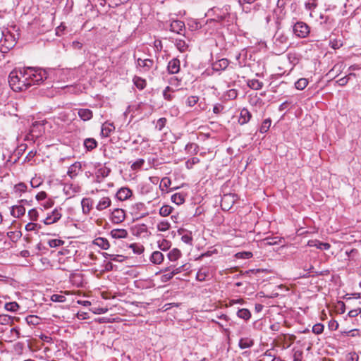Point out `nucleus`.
I'll return each instance as SVG.
<instances>
[{
	"mask_svg": "<svg viewBox=\"0 0 361 361\" xmlns=\"http://www.w3.org/2000/svg\"><path fill=\"white\" fill-rule=\"evenodd\" d=\"M28 73L29 81L30 82L27 86L32 85H39L47 78L48 73L47 69H23Z\"/></svg>",
	"mask_w": 361,
	"mask_h": 361,
	"instance_id": "f257e3e1",
	"label": "nucleus"
},
{
	"mask_svg": "<svg viewBox=\"0 0 361 361\" xmlns=\"http://www.w3.org/2000/svg\"><path fill=\"white\" fill-rule=\"evenodd\" d=\"M28 73L23 69H13L9 74V82L11 85H14L16 82H22L23 85H30Z\"/></svg>",
	"mask_w": 361,
	"mask_h": 361,
	"instance_id": "f03ea898",
	"label": "nucleus"
},
{
	"mask_svg": "<svg viewBox=\"0 0 361 361\" xmlns=\"http://www.w3.org/2000/svg\"><path fill=\"white\" fill-rule=\"evenodd\" d=\"M292 28L293 33L298 38H305L310 32V28L308 25L302 21L296 22L292 26Z\"/></svg>",
	"mask_w": 361,
	"mask_h": 361,
	"instance_id": "7ed1b4c3",
	"label": "nucleus"
},
{
	"mask_svg": "<svg viewBox=\"0 0 361 361\" xmlns=\"http://www.w3.org/2000/svg\"><path fill=\"white\" fill-rule=\"evenodd\" d=\"M229 10L230 6L225 5L221 8L219 6H214L209 11V12H212L214 16V20L217 22H221L229 16Z\"/></svg>",
	"mask_w": 361,
	"mask_h": 361,
	"instance_id": "20e7f679",
	"label": "nucleus"
},
{
	"mask_svg": "<svg viewBox=\"0 0 361 361\" xmlns=\"http://www.w3.org/2000/svg\"><path fill=\"white\" fill-rule=\"evenodd\" d=\"M288 36L283 33V32L277 31L274 35V44L276 47H279L282 51V52L285 51L288 49Z\"/></svg>",
	"mask_w": 361,
	"mask_h": 361,
	"instance_id": "39448f33",
	"label": "nucleus"
},
{
	"mask_svg": "<svg viewBox=\"0 0 361 361\" xmlns=\"http://www.w3.org/2000/svg\"><path fill=\"white\" fill-rule=\"evenodd\" d=\"M15 46V39L11 35H4V39H0V51L6 53Z\"/></svg>",
	"mask_w": 361,
	"mask_h": 361,
	"instance_id": "423d86ee",
	"label": "nucleus"
},
{
	"mask_svg": "<svg viewBox=\"0 0 361 361\" xmlns=\"http://www.w3.org/2000/svg\"><path fill=\"white\" fill-rule=\"evenodd\" d=\"M238 196L235 194L230 193L224 195L221 202V207L222 209L229 210L236 202Z\"/></svg>",
	"mask_w": 361,
	"mask_h": 361,
	"instance_id": "0eeeda50",
	"label": "nucleus"
},
{
	"mask_svg": "<svg viewBox=\"0 0 361 361\" xmlns=\"http://www.w3.org/2000/svg\"><path fill=\"white\" fill-rule=\"evenodd\" d=\"M61 208H55L51 214L48 215L47 217L44 220V224H51L57 222L61 218Z\"/></svg>",
	"mask_w": 361,
	"mask_h": 361,
	"instance_id": "6e6552de",
	"label": "nucleus"
},
{
	"mask_svg": "<svg viewBox=\"0 0 361 361\" xmlns=\"http://www.w3.org/2000/svg\"><path fill=\"white\" fill-rule=\"evenodd\" d=\"M126 214L123 209L116 208L111 213V220L114 224H119L124 221Z\"/></svg>",
	"mask_w": 361,
	"mask_h": 361,
	"instance_id": "1a4fd4ad",
	"label": "nucleus"
},
{
	"mask_svg": "<svg viewBox=\"0 0 361 361\" xmlns=\"http://www.w3.org/2000/svg\"><path fill=\"white\" fill-rule=\"evenodd\" d=\"M133 194L131 190L128 188H121L116 192V197L121 201H124L128 199Z\"/></svg>",
	"mask_w": 361,
	"mask_h": 361,
	"instance_id": "9d476101",
	"label": "nucleus"
},
{
	"mask_svg": "<svg viewBox=\"0 0 361 361\" xmlns=\"http://www.w3.org/2000/svg\"><path fill=\"white\" fill-rule=\"evenodd\" d=\"M251 118H252L251 113L248 111L247 109L243 108L241 109V111L240 112L238 123L240 125L246 124L250 121Z\"/></svg>",
	"mask_w": 361,
	"mask_h": 361,
	"instance_id": "9b49d317",
	"label": "nucleus"
},
{
	"mask_svg": "<svg viewBox=\"0 0 361 361\" xmlns=\"http://www.w3.org/2000/svg\"><path fill=\"white\" fill-rule=\"evenodd\" d=\"M170 30L172 32L181 34V32L185 30V23L181 20H173L170 25Z\"/></svg>",
	"mask_w": 361,
	"mask_h": 361,
	"instance_id": "f8f14e48",
	"label": "nucleus"
},
{
	"mask_svg": "<svg viewBox=\"0 0 361 361\" xmlns=\"http://www.w3.org/2000/svg\"><path fill=\"white\" fill-rule=\"evenodd\" d=\"M25 214V208L23 204L12 206L11 209V214L16 217L20 218Z\"/></svg>",
	"mask_w": 361,
	"mask_h": 361,
	"instance_id": "ddd939ff",
	"label": "nucleus"
},
{
	"mask_svg": "<svg viewBox=\"0 0 361 361\" xmlns=\"http://www.w3.org/2000/svg\"><path fill=\"white\" fill-rule=\"evenodd\" d=\"M78 116L84 121L92 119L93 112L89 109H79L78 111Z\"/></svg>",
	"mask_w": 361,
	"mask_h": 361,
	"instance_id": "4468645a",
	"label": "nucleus"
},
{
	"mask_svg": "<svg viewBox=\"0 0 361 361\" xmlns=\"http://www.w3.org/2000/svg\"><path fill=\"white\" fill-rule=\"evenodd\" d=\"M110 235L115 239L126 238L128 236V231L126 229H113Z\"/></svg>",
	"mask_w": 361,
	"mask_h": 361,
	"instance_id": "2eb2a0df",
	"label": "nucleus"
},
{
	"mask_svg": "<svg viewBox=\"0 0 361 361\" xmlns=\"http://www.w3.org/2000/svg\"><path fill=\"white\" fill-rule=\"evenodd\" d=\"M254 341L250 338H242L240 339L238 346L240 349H245L251 348L254 345Z\"/></svg>",
	"mask_w": 361,
	"mask_h": 361,
	"instance_id": "dca6fc26",
	"label": "nucleus"
},
{
	"mask_svg": "<svg viewBox=\"0 0 361 361\" xmlns=\"http://www.w3.org/2000/svg\"><path fill=\"white\" fill-rule=\"evenodd\" d=\"M115 130L113 123L106 122L102 125L101 134L102 136L109 137L110 133Z\"/></svg>",
	"mask_w": 361,
	"mask_h": 361,
	"instance_id": "f3484780",
	"label": "nucleus"
},
{
	"mask_svg": "<svg viewBox=\"0 0 361 361\" xmlns=\"http://www.w3.org/2000/svg\"><path fill=\"white\" fill-rule=\"evenodd\" d=\"M164 260V255L159 251H154L150 256V261L155 264H161Z\"/></svg>",
	"mask_w": 361,
	"mask_h": 361,
	"instance_id": "a211bd4d",
	"label": "nucleus"
},
{
	"mask_svg": "<svg viewBox=\"0 0 361 361\" xmlns=\"http://www.w3.org/2000/svg\"><path fill=\"white\" fill-rule=\"evenodd\" d=\"M84 147L87 151H92L97 147V142L94 138H86L83 142Z\"/></svg>",
	"mask_w": 361,
	"mask_h": 361,
	"instance_id": "6ab92c4d",
	"label": "nucleus"
},
{
	"mask_svg": "<svg viewBox=\"0 0 361 361\" xmlns=\"http://www.w3.org/2000/svg\"><path fill=\"white\" fill-rule=\"evenodd\" d=\"M343 45V39L341 38H333L330 37L329 46L334 49H338Z\"/></svg>",
	"mask_w": 361,
	"mask_h": 361,
	"instance_id": "aec40b11",
	"label": "nucleus"
},
{
	"mask_svg": "<svg viewBox=\"0 0 361 361\" xmlns=\"http://www.w3.org/2000/svg\"><path fill=\"white\" fill-rule=\"evenodd\" d=\"M133 82L134 85L140 90H143L146 87V85H147V82L144 78L137 76V75L134 76V78L133 79Z\"/></svg>",
	"mask_w": 361,
	"mask_h": 361,
	"instance_id": "412c9836",
	"label": "nucleus"
},
{
	"mask_svg": "<svg viewBox=\"0 0 361 361\" xmlns=\"http://www.w3.org/2000/svg\"><path fill=\"white\" fill-rule=\"evenodd\" d=\"M94 243L103 250H108L110 247L109 241L104 238H97L94 240Z\"/></svg>",
	"mask_w": 361,
	"mask_h": 361,
	"instance_id": "4be33fe9",
	"label": "nucleus"
},
{
	"mask_svg": "<svg viewBox=\"0 0 361 361\" xmlns=\"http://www.w3.org/2000/svg\"><path fill=\"white\" fill-rule=\"evenodd\" d=\"M80 164L79 162H75L69 167L67 173L71 178H73V177L78 175V172L80 170Z\"/></svg>",
	"mask_w": 361,
	"mask_h": 361,
	"instance_id": "5701e85b",
	"label": "nucleus"
},
{
	"mask_svg": "<svg viewBox=\"0 0 361 361\" xmlns=\"http://www.w3.org/2000/svg\"><path fill=\"white\" fill-rule=\"evenodd\" d=\"M111 200L109 197H103L100 200L98 204L97 205V209L99 211L103 210L109 207L111 205Z\"/></svg>",
	"mask_w": 361,
	"mask_h": 361,
	"instance_id": "b1692460",
	"label": "nucleus"
},
{
	"mask_svg": "<svg viewBox=\"0 0 361 361\" xmlns=\"http://www.w3.org/2000/svg\"><path fill=\"white\" fill-rule=\"evenodd\" d=\"M237 316L240 319L247 321L251 317V312L248 309H239L237 312Z\"/></svg>",
	"mask_w": 361,
	"mask_h": 361,
	"instance_id": "393cba45",
	"label": "nucleus"
},
{
	"mask_svg": "<svg viewBox=\"0 0 361 361\" xmlns=\"http://www.w3.org/2000/svg\"><path fill=\"white\" fill-rule=\"evenodd\" d=\"M82 212L84 214H88L92 206V200L90 198H83L81 201Z\"/></svg>",
	"mask_w": 361,
	"mask_h": 361,
	"instance_id": "a878e982",
	"label": "nucleus"
},
{
	"mask_svg": "<svg viewBox=\"0 0 361 361\" xmlns=\"http://www.w3.org/2000/svg\"><path fill=\"white\" fill-rule=\"evenodd\" d=\"M111 173V169L110 168H108V167H106V166H103V167H101L99 169H97V172H96V176L97 178H106L107 177L109 173Z\"/></svg>",
	"mask_w": 361,
	"mask_h": 361,
	"instance_id": "bb28decb",
	"label": "nucleus"
},
{
	"mask_svg": "<svg viewBox=\"0 0 361 361\" xmlns=\"http://www.w3.org/2000/svg\"><path fill=\"white\" fill-rule=\"evenodd\" d=\"M171 201L177 205H180L185 202V195L183 193H175L171 196Z\"/></svg>",
	"mask_w": 361,
	"mask_h": 361,
	"instance_id": "cd10ccee",
	"label": "nucleus"
},
{
	"mask_svg": "<svg viewBox=\"0 0 361 361\" xmlns=\"http://www.w3.org/2000/svg\"><path fill=\"white\" fill-rule=\"evenodd\" d=\"M247 85L253 90H258L262 88L263 82L257 79H252L248 80Z\"/></svg>",
	"mask_w": 361,
	"mask_h": 361,
	"instance_id": "c85d7f7f",
	"label": "nucleus"
},
{
	"mask_svg": "<svg viewBox=\"0 0 361 361\" xmlns=\"http://www.w3.org/2000/svg\"><path fill=\"white\" fill-rule=\"evenodd\" d=\"M180 256H181V252L177 248L173 249L168 253V258L171 262L176 261Z\"/></svg>",
	"mask_w": 361,
	"mask_h": 361,
	"instance_id": "c756f323",
	"label": "nucleus"
},
{
	"mask_svg": "<svg viewBox=\"0 0 361 361\" xmlns=\"http://www.w3.org/2000/svg\"><path fill=\"white\" fill-rule=\"evenodd\" d=\"M175 90L169 86H167L163 91V97L164 99L171 101L174 98V95L172 94Z\"/></svg>",
	"mask_w": 361,
	"mask_h": 361,
	"instance_id": "7c9ffc66",
	"label": "nucleus"
},
{
	"mask_svg": "<svg viewBox=\"0 0 361 361\" xmlns=\"http://www.w3.org/2000/svg\"><path fill=\"white\" fill-rule=\"evenodd\" d=\"M102 255L104 258H109L112 261L115 262H123L124 260L125 257L120 255H111L107 252H103Z\"/></svg>",
	"mask_w": 361,
	"mask_h": 361,
	"instance_id": "2f4dec72",
	"label": "nucleus"
},
{
	"mask_svg": "<svg viewBox=\"0 0 361 361\" xmlns=\"http://www.w3.org/2000/svg\"><path fill=\"white\" fill-rule=\"evenodd\" d=\"M129 247L131 248L133 252L137 255L142 254L145 250L144 246L138 243H132L129 245Z\"/></svg>",
	"mask_w": 361,
	"mask_h": 361,
	"instance_id": "473e14b6",
	"label": "nucleus"
},
{
	"mask_svg": "<svg viewBox=\"0 0 361 361\" xmlns=\"http://www.w3.org/2000/svg\"><path fill=\"white\" fill-rule=\"evenodd\" d=\"M308 85V80L306 78H300L295 82V87L299 90H304Z\"/></svg>",
	"mask_w": 361,
	"mask_h": 361,
	"instance_id": "72a5a7b5",
	"label": "nucleus"
},
{
	"mask_svg": "<svg viewBox=\"0 0 361 361\" xmlns=\"http://www.w3.org/2000/svg\"><path fill=\"white\" fill-rule=\"evenodd\" d=\"M271 118H269L265 119L261 125V127L259 129L260 133H267L271 126Z\"/></svg>",
	"mask_w": 361,
	"mask_h": 361,
	"instance_id": "f704fd0d",
	"label": "nucleus"
},
{
	"mask_svg": "<svg viewBox=\"0 0 361 361\" xmlns=\"http://www.w3.org/2000/svg\"><path fill=\"white\" fill-rule=\"evenodd\" d=\"M4 307L7 311L14 312L20 308V305L16 302H10L6 303Z\"/></svg>",
	"mask_w": 361,
	"mask_h": 361,
	"instance_id": "c9c22d12",
	"label": "nucleus"
},
{
	"mask_svg": "<svg viewBox=\"0 0 361 361\" xmlns=\"http://www.w3.org/2000/svg\"><path fill=\"white\" fill-rule=\"evenodd\" d=\"M25 320L30 325H37L39 324L40 318L36 315H28Z\"/></svg>",
	"mask_w": 361,
	"mask_h": 361,
	"instance_id": "e433bc0d",
	"label": "nucleus"
},
{
	"mask_svg": "<svg viewBox=\"0 0 361 361\" xmlns=\"http://www.w3.org/2000/svg\"><path fill=\"white\" fill-rule=\"evenodd\" d=\"M173 211V207L169 205H164L159 209V214L161 216H169Z\"/></svg>",
	"mask_w": 361,
	"mask_h": 361,
	"instance_id": "4c0bfd02",
	"label": "nucleus"
},
{
	"mask_svg": "<svg viewBox=\"0 0 361 361\" xmlns=\"http://www.w3.org/2000/svg\"><path fill=\"white\" fill-rule=\"evenodd\" d=\"M355 77V75L354 73H349L348 75H345L344 77L338 79L336 82L341 85V86H343L347 84L348 81L351 78V77Z\"/></svg>",
	"mask_w": 361,
	"mask_h": 361,
	"instance_id": "58836bf2",
	"label": "nucleus"
},
{
	"mask_svg": "<svg viewBox=\"0 0 361 361\" xmlns=\"http://www.w3.org/2000/svg\"><path fill=\"white\" fill-rule=\"evenodd\" d=\"M165 274L161 276V280L162 282H167L170 281L174 276L173 273L170 271V267H168L165 269Z\"/></svg>",
	"mask_w": 361,
	"mask_h": 361,
	"instance_id": "ea45409f",
	"label": "nucleus"
},
{
	"mask_svg": "<svg viewBox=\"0 0 361 361\" xmlns=\"http://www.w3.org/2000/svg\"><path fill=\"white\" fill-rule=\"evenodd\" d=\"M235 257L238 259H250L252 257L251 252H239L235 255Z\"/></svg>",
	"mask_w": 361,
	"mask_h": 361,
	"instance_id": "a19ab883",
	"label": "nucleus"
},
{
	"mask_svg": "<svg viewBox=\"0 0 361 361\" xmlns=\"http://www.w3.org/2000/svg\"><path fill=\"white\" fill-rule=\"evenodd\" d=\"M132 208H133V212L135 214H138L139 212H141V211L145 209V205L142 202H137V203H135L134 205H133Z\"/></svg>",
	"mask_w": 361,
	"mask_h": 361,
	"instance_id": "79ce46f5",
	"label": "nucleus"
},
{
	"mask_svg": "<svg viewBox=\"0 0 361 361\" xmlns=\"http://www.w3.org/2000/svg\"><path fill=\"white\" fill-rule=\"evenodd\" d=\"M170 227H171L170 224L166 221H161L157 225V229L159 231H166L167 230H169L170 228Z\"/></svg>",
	"mask_w": 361,
	"mask_h": 361,
	"instance_id": "37998d69",
	"label": "nucleus"
},
{
	"mask_svg": "<svg viewBox=\"0 0 361 361\" xmlns=\"http://www.w3.org/2000/svg\"><path fill=\"white\" fill-rule=\"evenodd\" d=\"M171 245V243L166 239H163L160 243H159V247L164 251L169 250Z\"/></svg>",
	"mask_w": 361,
	"mask_h": 361,
	"instance_id": "c03bdc74",
	"label": "nucleus"
},
{
	"mask_svg": "<svg viewBox=\"0 0 361 361\" xmlns=\"http://www.w3.org/2000/svg\"><path fill=\"white\" fill-rule=\"evenodd\" d=\"M13 317L6 314L0 315V324L6 325L12 322Z\"/></svg>",
	"mask_w": 361,
	"mask_h": 361,
	"instance_id": "a18cd8bd",
	"label": "nucleus"
},
{
	"mask_svg": "<svg viewBox=\"0 0 361 361\" xmlns=\"http://www.w3.org/2000/svg\"><path fill=\"white\" fill-rule=\"evenodd\" d=\"M324 326L321 323L314 324L312 327V332L317 335L321 334L324 331Z\"/></svg>",
	"mask_w": 361,
	"mask_h": 361,
	"instance_id": "49530a36",
	"label": "nucleus"
},
{
	"mask_svg": "<svg viewBox=\"0 0 361 361\" xmlns=\"http://www.w3.org/2000/svg\"><path fill=\"white\" fill-rule=\"evenodd\" d=\"M278 237H273V238H266L264 241L265 245H274L279 244V242L281 241V240H278Z\"/></svg>",
	"mask_w": 361,
	"mask_h": 361,
	"instance_id": "de8ad7c7",
	"label": "nucleus"
},
{
	"mask_svg": "<svg viewBox=\"0 0 361 361\" xmlns=\"http://www.w3.org/2000/svg\"><path fill=\"white\" fill-rule=\"evenodd\" d=\"M66 300V297L63 295L54 294L51 296V300L55 302H63Z\"/></svg>",
	"mask_w": 361,
	"mask_h": 361,
	"instance_id": "09e8293b",
	"label": "nucleus"
},
{
	"mask_svg": "<svg viewBox=\"0 0 361 361\" xmlns=\"http://www.w3.org/2000/svg\"><path fill=\"white\" fill-rule=\"evenodd\" d=\"M41 228V226L36 223L30 222L25 226V229L27 231H37Z\"/></svg>",
	"mask_w": 361,
	"mask_h": 361,
	"instance_id": "8fccbe9b",
	"label": "nucleus"
},
{
	"mask_svg": "<svg viewBox=\"0 0 361 361\" xmlns=\"http://www.w3.org/2000/svg\"><path fill=\"white\" fill-rule=\"evenodd\" d=\"M189 269V266L185 264L182 266H180L177 268L173 269L172 271H171L173 273V275L175 276L183 271H187Z\"/></svg>",
	"mask_w": 361,
	"mask_h": 361,
	"instance_id": "3c124183",
	"label": "nucleus"
},
{
	"mask_svg": "<svg viewBox=\"0 0 361 361\" xmlns=\"http://www.w3.org/2000/svg\"><path fill=\"white\" fill-rule=\"evenodd\" d=\"M199 101V98L197 96H190L186 101V104L188 106H195L197 102Z\"/></svg>",
	"mask_w": 361,
	"mask_h": 361,
	"instance_id": "603ef678",
	"label": "nucleus"
},
{
	"mask_svg": "<svg viewBox=\"0 0 361 361\" xmlns=\"http://www.w3.org/2000/svg\"><path fill=\"white\" fill-rule=\"evenodd\" d=\"M64 242L60 239H52L48 241V244L51 247H56L63 245Z\"/></svg>",
	"mask_w": 361,
	"mask_h": 361,
	"instance_id": "864d4df0",
	"label": "nucleus"
},
{
	"mask_svg": "<svg viewBox=\"0 0 361 361\" xmlns=\"http://www.w3.org/2000/svg\"><path fill=\"white\" fill-rule=\"evenodd\" d=\"M225 111V106L221 104H216L213 107V112L219 114Z\"/></svg>",
	"mask_w": 361,
	"mask_h": 361,
	"instance_id": "5fc2aeb1",
	"label": "nucleus"
},
{
	"mask_svg": "<svg viewBox=\"0 0 361 361\" xmlns=\"http://www.w3.org/2000/svg\"><path fill=\"white\" fill-rule=\"evenodd\" d=\"M215 65L218 66L217 68H228L229 66V61L227 59H221L216 61Z\"/></svg>",
	"mask_w": 361,
	"mask_h": 361,
	"instance_id": "6e6d98bb",
	"label": "nucleus"
},
{
	"mask_svg": "<svg viewBox=\"0 0 361 361\" xmlns=\"http://www.w3.org/2000/svg\"><path fill=\"white\" fill-rule=\"evenodd\" d=\"M166 123V118H160L158 119L156 125V128L158 129V130L161 131L164 128L165 125Z\"/></svg>",
	"mask_w": 361,
	"mask_h": 361,
	"instance_id": "4d7b16f0",
	"label": "nucleus"
},
{
	"mask_svg": "<svg viewBox=\"0 0 361 361\" xmlns=\"http://www.w3.org/2000/svg\"><path fill=\"white\" fill-rule=\"evenodd\" d=\"M180 62L178 59H173L171 61H170L168 63V66L166 68H180Z\"/></svg>",
	"mask_w": 361,
	"mask_h": 361,
	"instance_id": "13d9d810",
	"label": "nucleus"
},
{
	"mask_svg": "<svg viewBox=\"0 0 361 361\" xmlns=\"http://www.w3.org/2000/svg\"><path fill=\"white\" fill-rule=\"evenodd\" d=\"M228 99H235L238 97V92L236 90H229L226 94Z\"/></svg>",
	"mask_w": 361,
	"mask_h": 361,
	"instance_id": "bf43d9fd",
	"label": "nucleus"
},
{
	"mask_svg": "<svg viewBox=\"0 0 361 361\" xmlns=\"http://www.w3.org/2000/svg\"><path fill=\"white\" fill-rule=\"evenodd\" d=\"M16 192H25L27 190V185L24 183H19L15 185Z\"/></svg>",
	"mask_w": 361,
	"mask_h": 361,
	"instance_id": "052dcab7",
	"label": "nucleus"
},
{
	"mask_svg": "<svg viewBox=\"0 0 361 361\" xmlns=\"http://www.w3.org/2000/svg\"><path fill=\"white\" fill-rule=\"evenodd\" d=\"M28 216L32 221H37L38 218V212L36 209H32L28 212Z\"/></svg>",
	"mask_w": 361,
	"mask_h": 361,
	"instance_id": "680f3d73",
	"label": "nucleus"
},
{
	"mask_svg": "<svg viewBox=\"0 0 361 361\" xmlns=\"http://www.w3.org/2000/svg\"><path fill=\"white\" fill-rule=\"evenodd\" d=\"M144 163H145L144 159H139L138 160H137L135 162H134L132 164L131 168L133 170H137V169L141 168L142 166V165L144 164Z\"/></svg>",
	"mask_w": 361,
	"mask_h": 361,
	"instance_id": "e2e57ef3",
	"label": "nucleus"
},
{
	"mask_svg": "<svg viewBox=\"0 0 361 361\" xmlns=\"http://www.w3.org/2000/svg\"><path fill=\"white\" fill-rule=\"evenodd\" d=\"M303 352L302 350H296L293 353V361H302Z\"/></svg>",
	"mask_w": 361,
	"mask_h": 361,
	"instance_id": "0e129e2a",
	"label": "nucleus"
},
{
	"mask_svg": "<svg viewBox=\"0 0 361 361\" xmlns=\"http://www.w3.org/2000/svg\"><path fill=\"white\" fill-rule=\"evenodd\" d=\"M181 240L186 244L192 245V237L191 234H185L182 235Z\"/></svg>",
	"mask_w": 361,
	"mask_h": 361,
	"instance_id": "69168bd1",
	"label": "nucleus"
},
{
	"mask_svg": "<svg viewBox=\"0 0 361 361\" xmlns=\"http://www.w3.org/2000/svg\"><path fill=\"white\" fill-rule=\"evenodd\" d=\"M207 274L205 272H203L202 269L199 270L196 274V279L199 281H205Z\"/></svg>",
	"mask_w": 361,
	"mask_h": 361,
	"instance_id": "338daca9",
	"label": "nucleus"
},
{
	"mask_svg": "<svg viewBox=\"0 0 361 361\" xmlns=\"http://www.w3.org/2000/svg\"><path fill=\"white\" fill-rule=\"evenodd\" d=\"M200 161V159L197 157H193L191 159L188 160L187 162H186V167L188 169H190L192 165L195 164H197L198 162Z\"/></svg>",
	"mask_w": 361,
	"mask_h": 361,
	"instance_id": "774afa93",
	"label": "nucleus"
}]
</instances>
